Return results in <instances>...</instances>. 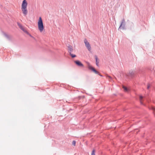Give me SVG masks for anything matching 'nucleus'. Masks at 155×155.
Segmentation results:
<instances>
[{
    "mask_svg": "<svg viewBox=\"0 0 155 155\" xmlns=\"http://www.w3.org/2000/svg\"><path fill=\"white\" fill-rule=\"evenodd\" d=\"M28 3L26 0H24L21 5V9L23 14L24 16H26L28 13L27 9Z\"/></svg>",
    "mask_w": 155,
    "mask_h": 155,
    "instance_id": "f257e3e1",
    "label": "nucleus"
},
{
    "mask_svg": "<svg viewBox=\"0 0 155 155\" xmlns=\"http://www.w3.org/2000/svg\"><path fill=\"white\" fill-rule=\"evenodd\" d=\"M38 29L41 32H42L44 29V26L43 25L42 20L41 17H39L38 23Z\"/></svg>",
    "mask_w": 155,
    "mask_h": 155,
    "instance_id": "f03ea898",
    "label": "nucleus"
},
{
    "mask_svg": "<svg viewBox=\"0 0 155 155\" xmlns=\"http://www.w3.org/2000/svg\"><path fill=\"white\" fill-rule=\"evenodd\" d=\"M84 42L85 44V45L89 51H90L91 50V47L90 46V44L89 42H88L87 40L86 39H84Z\"/></svg>",
    "mask_w": 155,
    "mask_h": 155,
    "instance_id": "7ed1b4c3",
    "label": "nucleus"
},
{
    "mask_svg": "<svg viewBox=\"0 0 155 155\" xmlns=\"http://www.w3.org/2000/svg\"><path fill=\"white\" fill-rule=\"evenodd\" d=\"M18 25L20 28L24 32L27 34L28 35H29V34L28 32L27 31V30L25 29L19 23H18Z\"/></svg>",
    "mask_w": 155,
    "mask_h": 155,
    "instance_id": "20e7f679",
    "label": "nucleus"
},
{
    "mask_svg": "<svg viewBox=\"0 0 155 155\" xmlns=\"http://www.w3.org/2000/svg\"><path fill=\"white\" fill-rule=\"evenodd\" d=\"M88 68L89 69L91 70L95 73L99 74V72L97 71L89 63H88Z\"/></svg>",
    "mask_w": 155,
    "mask_h": 155,
    "instance_id": "39448f33",
    "label": "nucleus"
},
{
    "mask_svg": "<svg viewBox=\"0 0 155 155\" xmlns=\"http://www.w3.org/2000/svg\"><path fill=\"white\" fill-rule=\"evenodd\" d=\"M74 62L76 64L79 66L83 67L84 66L83 64L80 61H75Z\"/></svg>",
    "mask_w": 155,
    "mask_h": 155,
    "instance_id": "423d86ee",
    "label": "nucleus"
},
{
    "mask_svg": "<svg viewBox=\"0 0 155 155\" xmlns=\"http://www.w3.org/2000/svg\"><path fill=\"white\" fill-rule=\"evenodd\" d=\"M125 23V19H123V20H122L121 23V24L120 25L119 28H120V27H121L122 26H124Z\"/></svg>",
    "mask_w": 155,
    "mask_h": 155,
    "instance_id": "0eeeda50",
    "label": "nucleus"
},
{
    "mask_svg": "<svg viewBox=\"0 0 155 155\" xmlns=\"http://www.w3.org/2000/svg\"><path fill=\"white\" fill-rule=\"evenodd\" d=\"M73 49L71 46H69L68 47V51L69 52L71 53V52L72 51Z\"/></svg>",
    "mask_w": 155,
    "mask_h": 155,
    "instance_id": "6e6552de",
    "label": "nucleus"
},
{
    "mask_svg": "<svg viewBox=\"0 0 155 155\" xmlns=\"http://www.w3.org/2000/svg\"><path fill=\"white\" fill-rule=\"evenodd\" d=\"M95 58L96 60V64L97 66H98L99 62L98 61V58L96 56H95Z\"/></svg>",
    "mask_w": 155,
    "mask_h": 155,
    "instance_id": "1a4fd4ad",
    "label": "nucleus"
},
{
    "mask_svg": "<svg viewBox=\"0 0 155 155\" xmlns=\"http://www.w3.org/2000/svg\"><path fill=\"white\" fill-rule=\"evenodd\" d=\"M123 88L124 89V90L125 92H127L128 91V89L126 87L124 86H123Z\"/></svg>",
    "mask_w": 155,
    "mask_h": 155,
    "instance_id": "9d476101",
    "label": "nucleus"
},
{
    "mask_svg": "<svg viewBox=\"0 0 155 155\" xmlns=\"http://www.w3.org/2000/svg\"><path fill=\"white\" fill-rule=\"evenodd\" d=\"M143 97L142 96H140V102L141 103V104H142V99H143Z\"/></svg>",
    "mask_w": 155,
    "mask_h": 155,
    "instance_id": "9b49d317",
    "label": "nucleus"
},
{
    "mask_svg": "<svg viewBox=\"0 0 155 155\" xmlns=\"http://www.w3.org/2000/svg\"><path fill=\"white\" fill-rule=\"evenodd\" d=\"M152 110H153V113L155 115V107H152Z\"/></svg>",
    "mask_w": 155,
    "mask_h": 155,
    "instance_id": "f8f14e48",
    "label": "nucleus"
},
{
    "mask_svg": "<svg viewBox=\"0 0 155 155\" xmlns=\"http://www.w3.org/2000/svg\"><path fill=\"white\" fill-rule=\"evenodd\" d=\"M70 54L71 55V56L72 58H74V57H75L76 56V55H75L74 54H71V53H70Z\"/></svg>",
    "mask_w": 155,
    "mask_h": 155,
    "instance_id": "ddd939ff",
    "label": "nucleus"
},
{
    "mask_svg": "<svg viewBox=\"0 0 155 155\" xmlns=\"http://www.w3.org/2000/svg\"><path fill=\"white\" fill-rule=\"evenodd\" d=\"M72 144H73L74 146H75L76 144V141L75 140H73L72 142Z\"/></svg>",
    "mask_w": 155,
    "mask_h": 155,
    "instance_id": "4468645a",
    "label": "nucleus"
},
{
    "mask_svg": "<svg viewBox=\"0 0 155 155\" xmlns=\"http://www.w3.org/2000/svg\"><path fill=\"white\" fill-rule=\"evenodd\" d=\"M95 151L94 150H93L92 151V153H91V155H95Z\"/></svg>",
    "mask_w": 155,
    "mask_h": 155,
    "instance_id": "2eb2a0df",
    "label": "nucleus"
},
{
    "mask_svg": "<svg viewBox=\"0 0 155 155\" xmlns=\"http://www.w3.org/2000/svg\"><path fill=\"white\" fill-rule=\"evenodd\" d=\"M150 85L149 84H148L147 85V89H149L150 87Z\"/></svg>",
    "mask_w": 155,
    "mask_h": 155,
    "instance_id": "dca6fc26",
    "label": "nucleus"
},
{
    "mask_svg": "<svg viewBox=\"0 0 155 155\" xmlns=\"http://www.w3.org/2000/svg\"><path fill=\"white\" fill-rule=\"evenodd\" d=\"M108 77H109L110 78V79H111V77H110V76H108Z\"/></svg>",
    "mask_w": 155,
    "mask_h": 155,
    "instance_id": "f3484780",
    "label": "nucleus"
}]
</instances>
